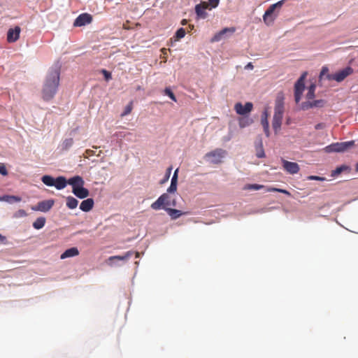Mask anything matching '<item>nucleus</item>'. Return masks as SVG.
<instances>
[{"instance_id":"obj_1","label":"nucleus","mask_w":358,"mask_h":358,"mask_svg":"<svg viewBox=\"0 0 358 358\" xmlns=\"http://www.w3.org/2000/svg\"><path fill=\"white\" fill-rule=\"evenodd\" d=\"M59 83V71L51 69L46 77L42 94L43 99L45 101L52 99L57 92Z\"/></svg>"},{"instance_id":"obj_2","label":"nucleus","mask_w":358,"mask_h":358,"mask_svg":"<svg viewBox=\"0 0 358 358\" xmlns=\"http://www.w3.org/2000/svg\"><path fill=\"white\" fill-rule=\"evenodd\" d=\"M284 113V96L282 93H279L275 101L274 115L272 126L275 133L280 129Z\"/></svg>"},{"instance_id":"obj_3","label":"nucleus","mask_w":358,"mask_h":358,"mask_svg":"<svg viewBox=\"0 0 358 358\" xmlns=\"http://www.w3.org/2000/svg\"><path fill=\"white\" fill-rule=\"evenodd\" d=\"M284 2L285 0L279 1L277 3L271 5L269 8L266 10L263 15V20L266 25L269 26L273 23L274 20L278 16V13H275V9L280 8Z\"/></svg>"},{"instance_id":"obj_4","label":"nucleus","mask_w":358,"mask_h":358,"mask_svg":"<svg viewBox=\"0 0 358 358\" xmlns=\"http://www.w3.org/2000/svg\"><path fill=\"white\" fill-rule=\"evenodd\" d=\"M354 70L350 66H347L335 73H331L327 75V80H335L338 83L343 81L348 76L352 75Z\"/></svg>"},{"instance_id":"obj_5","label":"nucleus","mask_w":358,"mask_h":358,"mask_svg":"<svg viewBox=\"0 0 358 358\" xmlns=\"http://www.w3.org/2000/svg\"><path fill=\"white\" fill-rule=\"evenodd\" d=\"M172 196L169 195L168 193L162 194L155 202H153L150 207L152 209L157 210L161 208H164L166 210V208H169V203Z\"/></svg>"},{"instance_id":"obj_6","label":"nucleus","mask_w":358,"mask_h":358,"mask_svg":"<svg viewBox=\"0 0 358 358\" xmlns=\"http://www.w3.org/2000/svg\"><path fill=\"white\" fill-rule=\"evenodd\" d=\"M355 144L353 141L341 142V143H332L325 148V150L327 152H344L352 148Z\"/></svg>"},{"instance_id":"obj_7","label":"nucleus","mask_w":358,"mask_h":358,"mask_svg":"<svg viewBox=\"0 0 358 358\" xmlns=\"http://www.w3.org/2000/svg\"><path fill=\"white\" fill-rule=\"evenodd\" d=\"M225 155V150L221 148H217L206 153L205 158L207 159L210 163L217 164L222 162V159L224 157Z\"/></svg>"},{"instance_id":"obj_8","label":"nucleus","mask_w":358,"mask_h":358,"mask_svg":"<svg viewBox=\"0 0 358 358\" xmlns=\"http://www.w3.org/2000/svg\"><path fill=\"white\" fill-rule=\"evenodd\" d=\"M307 76V73L304 72L299 80L296 81L294 85V99L296 103H298L301 98V95L305 88L304 80Z\"/></svg>"},{"instance_id":"obj_9","label":"nucleus","mask_w":358,"mask_h":358,"mask_svg":"<svg viewBox=\"0 0 358 358\" xmlns=\"http://www.w3.org/2000/svg\"><path fill=\"white\" fill-rule=\"evenodd\" d=\"M54 205L52 199L45 200L38 203L36 206H32L31 210L34 211L48 212Z\"/></svg>"},{"instance_id":"obj_10","label":"nucleus","mask_w":358,"mask_h":358,"mask_svg":"<svg viewBox=\"0 0 358 358\" xmlns=\"http://www.w3.org/2000/svg\"><path fill=\"white\" fill-rule=\"evenodd\" d=\"M253 104L251 102H247L245 105L241 103H236L234 106V110L238 115H244L250 113L252 110Z\"/></svg>"},{"instance_id":"obj_11","label":"nucleus","mask_w":358,"mask_h":358,"mask_svg":"<svg viewBox=\"0 0 358 358\" xmlns=\"http://www.w3.org/2000/svg\"><path fill=\"white\" fill-rule=\"evenodd\" d=\"M92 17L89 13H82L79 15L73 22L74 27H82L91 23Z\"/></svg>"},{"instance_id":"obj_12","label":"nucleus","mask_w":358,"mask_h":358,"mask_svg":"<svg viewBox=\"0 0 358 358\" xmlns=\"http://www.w3.org/2000/svg\"><path fill=\"white\" fill-rule=\"evenodd\" d=\"M236 31L235 27H226L216 33L210 39L211 43L218 42L225 38L227 34H232Z\"/></svg>"},{"instance_id":"obj_13","label":"nucleus","mask_w":358,"mask_h":358,"mask_svg":"<svg viewBox=\"0 0 358 358\" xmlns=\"http://www.w3.org/2000/svg\"><path fill=\"white\" fill-rule=\"evenodd\" d=\"M282 163L284 169L289 174L297 173L299 171V166L296 162L282 159Z\"/></svg>"},{"instance_id":"obj_14","label":"nucleus","mask_w":358,"mask_h":358,"mask_svg":"<svg viewBox=\"0 0 358 358\" xmlns=\"http://www.w3.org/2000/svg\"><path fill=\"white\" fill-rule=\"evenodd\" d=\"M208 8V3L207 2H201L195 6V12L198 18L206 19L208 16V13L206 11Z\"/></svg>"},{"instance_id":"obj_15","label":"nucleus","mask_w":358,"mask_h":358,"mask_svg":"<svg viewBox=\"0 0 358 358\" xmlns=\"http://www.w3.org/2000/svg\"><path fill=\"white\" fill-rule=\"evenodd\" d=\"M21 29L19 26L15 27V28H10L8 29L7 33V41L8 43H14L17 41L20 38Z\"/></svg>"},{"instance_id":"obj_16","label":"nucleus","mask_w":358,"mask_h":358,"mask_svg":"<svg viewBox=\"0 0 358 358\" xmlns=\"http://www.w3.org/2000/svg\"><path fill=\"white\" fill-rule=\"evenodd\" d=\"M68 184L72 186L73 189V188L83 187L85 184V181L80 176H76L68 180Z\"/></svg>"},{"instance_id":"obj_17","label":"nucleus","mask_w":358,"mask_h":358,"mask_svg":"<svg viewBox=\"0 0 358 358\" xmlns=\"http://www.w3.org/2000/svg\"><path fill=\"white\" fill-rule=\"evenodd\" d=\"M72 192L79 199L87 198L90 194L89 190L85 188L83 186L80 188H73L72 189Z\"/></svg>"},{"instance_id":"obj_18","label":"nucleus","mask_w":358,"mask_h":358,"mask_svg":"<svg viewBox=\"0 0 358 358\" xmlns=\"http://www.w3.org/2000/svg\"><path fill=\"white\" fill-rule=\"evenodd\" d=\"M94 200L91 198L83 201L80 205V209L84 212L90 211L94 207Z\"/></svg>"},{"instance_id":"obj_19","label":"nucleus","mask_w":358,"mask_h":358,"mask_svg":"<svg viewBox=\"0 0 358 358\" xmlns=\"http://www.w3.org/2000/svg\"><path fill=\"white\" fill-rule=\"evenodd\" d=\"M79 255V250L77 248L73 247L65 250L60 256L61 259H64L69 257L78 256Z\"/></svg>"},{"instance_id":"obj_20","label":"nucleus","mask_w":358,"mask_h":358,"mask_svg":"<svg viewBox=\"0 0 358 358\" xmlns=\"http://www.w3.org/2000/svg\"><path fill=\"white\" fill-rule=\"evenodd\" d=\"M166 211L172 220H176L181 215H186L187 213L182 212V210L174 209L172 208H166Z\"/></svg>"},{"instance_id":"obj_21","label":"nucleus","mask_w":358,"mask_h":358,"mask_svg":"<svg viewBox=\"0 0 358 358\" xmlns=\"http://www.w3.org/2000/svg\"><path fill=\"white\" fill-rule=\"evenodd\" d=\"M55 185L54 186L57 189H62L66 187L68 184V180L66 179L64 176H59L55 179Z\"/></svg>"},{"instance_id":"obj_22","label":"nucleus","mask_w":358,"mask_h":358,"mask_svg":"<svg viewBox=\"0 0 358 358\" xmlns=\"http://www.w3.org/2000/svg\"><path fill=\"white\" fill-rule=\"evenodd\" d=\"M134 252L133 251H128L124 255L112 256L108 258V261L112 262L115 259L127 261L134 255Z\"/></svg>"},{"instance_id":"obj_23","label":"nucleus","mask_w":358,"mask_h":358,"mask_svg":"<svg viewBox=\"0 0 358 358\" xmlns=\"http://www.w3.org/2000/svg\"><path fill=\"white\" fill-rule=\"evenodd\" d=\"M261 122L266 136H269V125L268 122V113L266 111L264 113Z\"/></svg>"},{"instance_id":"obj_24","label":"nucleus","mask_w":358,"mask_h":358,"mask_svg":"<svg viewBox=\"0 0 358 358\" xmlns=\"http://www.w3.org/2000/svg\"><path fill=\"white\" fill-rule=\"evenodd\" d=\"M22 199L20 196H10V195H4L3 196H0V201H6L8 203L13 202H20Z\"/></svg>"},{"instance_id":"obj_25","label":"nucleus","mask_w":358,"mask_h":358,"mask_svg":"<svg viewBox=\"0 0 358 358\" xmlns=\"http://www.w3.org/2000/svg\"><path fill=\"white\" fill-rule=\"evenodd\" d=\"M324 105H325V101L323 99H319V100L313 101L312 102L307 103L306 108H308V107L309 108H314V107L322 108ZM303 108H305L306 106H304Z\"/></svg>"},{"instance_id":"obj_26","label":"nucleus","mask_w":358,"mask_h":358,"mask_svg":"<svg viewBox=\"0 0 358 358\" xmlns=\"http://www.w3.org/2000/svg\"><path fill=\"white\" fill-rule=\"evenodd\" d=\"M78 201L71 196L66 197V206L69 209H74L77 207Z\"/></svg>"},{"instance_id":"obj_27","label":"nucleus","mask_w":358,"mask_h":358,"mask_svg":"<svg viewBox=\"0 0 358 358\" xmlns=\"http://www.w3.org/2000/svg\"><path fill=\"white\" fill-rule=\"evenodd\" d=\"M45 224V218L43 217H38L33 223V227L36 229H42Z\"/></svg>"},{"instance_id":"obj_28","label":"nucleus","mask_w":358,"mask_h":358,"mask_svg":"<svg viewBox=\"0 0 358 358\" xmlns=\"http://www.w3.org/2000/svg\"><path fill=\"white\" fill-rule=\"evenodd\" d=\"M350 169L349 166H348L346 165H342L339 167H337L335 170L332 171L331 176L332 177H336L338 175H339L340 173H341L342 172H343L345 171H350Z\"/></svg>"},{"instance_id":"obj_29","label":"nucleus","mask_w":358,"mask_h":358,"mask_svg":"<svg viewBox=\"0 0 358 358\" xmlns=\"http://www.w3.org/2000/svg\"><path fill=\"white\" fill-rule=\"evenodd\" d=\"M42 182L46 185L47 186H54L55 185V178L49 175H45L41 178Z\"/></svg>"},{"instance_id":"obj_30","label":"nucleus","mask_w":358,"mask_h":358,"mask_svg":"<svg viewBox=\"0 0 358 358\" xmlns=\"http://www.w3.org/2000/svg\"><path fill=\"white\" fill-rule=\"evenodd\" d=\"M264 187V186L262 185L248 184L246 185L243 189L245 190H259L261 189H263Z\"/></svg>"},{"instance_id":"obj_31","label":"nucleus","mask_w":358,"mask_h":358,"mask_svg":"<svg viewBox=\"0 0 358 358\" xmlns=\"http://www.w3.org/2000/svg\"><path fill=\"white\" fill-rule=\"evenodd\" d=\"M252 122V120L248 117H242L239 120V126L241 128L245 127L250 125Z\"/></svg>"},{"instance_id":"obj_32","label":"nucleus","mask_w":358,"mask_h":358,"mask_svg":"<svg viewBox=\"0 0 358 358\" xmlns=\"http://www.w3.org/2000/svg\"><path fill=\"white\" fill-rule=\"evenodd\" d=\"M315 85L314 84L310 85L308 87V91L306 94V98L308 99H312L315 96Z\"/></svg>"},{"instance_id":"obj_33","label":"nucleus","mask_w":358,"mask_h":358,"mask_svg":"<svg viewBox=\"0 0 358 358\" xmlns=\"http://www.w3.org/2000/svg\"><path fill=\"white\" fill-rule=\"evenodd\" d=\"M185 34H186V31H185V29L180 28L176 32L174 37H175L176 41H178V40L184 38Z\"/></svg>"},{"instance_id":"obj_34","label":"nucleus","mask_w":358,"mask_h":358,"mask_svg":"<svg viewBox=\"0 0 358 358\" xmlns=\"http://www.w3.org/2000/svg\"><path fill=\"white\" fill-rule=\"evenodd\" d=\"M73 144V139L72 138H66L62 142V148L64 150L69 149Z\"/></svg>"},{"instance_id":"obj_35","label":"nucleus","mask_w":358,"mask_h":358,"mask_svg":"<svg viewBox=\"0 0 358 358\" xmlns=\"http://www.w3.org/2000/svg\"><path fill=\"white\" fill-rule=\"evenodd\" d=\"M133 109V101H131L127 106H126L123 113L121 114L122 117L126 116L131 113Z\"/></svg>"},{"instance_id":"obj_36","label":"nucleus","mask_w":358,"mask_h":358,"mask_svg":"<svg viewBox=\"0 0 358 358\" xmlns=\"http://www.w3.org/2000/svg\"><path fill=\"white\" fill-rule=\"evenodd\" d=\"M27 215V213L24 210L20 209L14 213L13 217L15 218H20V217H26Z\"/></svg>"},{"instance_id":"obj_37","label":"nucleus","mask_w":358,"mask_h":358,"mask_svg":"<svg viewBox=\"0 0 358 358\" xmlns=\"http://www.w3.org/2000/svg\"><path fill=\"white\" fill-rule=\"evenodd\" d=\"M176 191H177V183L171 182V185L169 187V188L167 189L166 193L172 194V193H175Z\"/></svg>"},{"instance_id":"obj_38","label":"nucleus","mask_w":358,"mask_h":358,"mask_svg":"<svg viewBox=\"0 0 358 358\" xmlns=\"http://www.w3.org/2000/svg\"><path fill=\"white\" fill-rule=\"evenodd\" d=\"M164 94L169 96L173 101H177L176 96L169 88H165Z\"/></svg>"},{"instance_id":"obj_39","label":"nucleus","mask_w":358,"mask_h":358,"mask_svg":"<svg viewBox=\"0 0 358 358\" xmlns=\"http://www.w3.org/2000/svg\"><path fill=\"white\" fill-rule=\"evenodd\" d=\"M268 192H281V193H283L285 194H287V195H290V193L286 190V189H279V188H275V187H272V188H269L267 189Z\"/></svg>"},{"instance_id":"obj_40","label":"nucleus","mask_w":358,"mask_h":358,"mask_svg":"<svg viewBox=\"0 0 358 358\" xmlns=\"http://www.w3.org/2000/svg\"><path fill=\"white\" fill-rule=\"evenodd\" d=\"M220 0H208V8H216L219 4Z\"/></svg>"},{"instance_id":"obj_41","label":"nucleus","mask_w":358,"mask_h":358,"mask_svg":"<svg viewBox=\"0 0 358 358\" xmlns=\"http://www.w3.org/2000/svg\"><path fill=\"white\" fill-rule=\"evenodd\" d=\"M328 74H329V69H328V67L323 66L322 70H321L320 77L322 78V76H326V77L327 78V75Z\"/></svg>"},{"instance_id":"obj_42","label":"nucleus","mask_w":358,"mask_h":358,"mask_svg":"<svg viewBox=\"0 0 358 358\" xmlns=\"http://www.w3.org/2000/svg\"><path fill=\"white\" fill-rule=\"evenodd\" d=\"M308 179L310 180H319V181H324L325 180L324 178L317 176H310L308 177Z\"/></svg>"},{"instance_id":"obj_43","label":"nucleus","mask_w":358,"mask_h":358,"mask_svg":"<svg viewBox=\"0 0 358 358\" xmlns=\"http://www.w3.org/2000/svg\"><path fill=\"white\" fill-rule=\"evenodd\" d=\"M171 170H172V167H169L166 170V175H165V177H164V179L163 180V181L162 182V183L164 182H166L168 181V180L169 179V177H170V175H171Z\"/></svg>"},{"instance_id":"obj_44","label":"nucleus","mask_w":358,"mask_h":358,"mask_svg":"<svg viewBox=\"0 0 358 358\" xmlns=\"http://www.w3.org/2000/svg\"><path fill=\"white\" fill-rule=\"evenodd\" d=\"M102 73H103V76L105 77V79L106 80H110L112 78L111 73L109 71L103 69V70H102Z\"/></svg>"},{"instance_id":"obj_45","label":"nucleus","mask_w":358,"mask_h":358,"mask_svg":"<svg viewBox=\"0 0 358 358\" xmlns=\"http://www.w3.org/2000/svg\"><path fill=\"white\" fill-rule=\"evenodd\" d=\"M0 174H1L2 176L8 175L7 169H6V166L3 165L0 166Z\"/></svg>"},{"instance_id":"obj_46","label":"nucleus","mask_w":358,"mask_h":358,"mask_svg":"<svg viewBox=\"0 0 358 358\" xmlns=\"http://www.w3.org/2000/svg\"><path fill=\"white\" fill-rule=\"evenodd\" d=\"M178 169H176L174 172V174L171 178V182H174V183H177L178 184Z\"/></svg>"},{"instance_id":"obj_47","label":"nucleus","mask_w":358,"mask_h":358,"mask_svg":"<svg viewBox=\"0 0 358 358\" xmlns=\"http://www.w3.org/2000/svg\"><path fill=\"white\" fill-rule=\"evenodd\" d=\"M257 157L258 158H262V157H265V154H264V150L262 148V145L261 146V149L260 150L257 151Z\"/></svg>"},{"instance_id":"obj_48","label":"nucleus","mask_w":358,"mask_h":358,"mask_svg":"<svg viewBox=\"0 0 358 358\" xmlns=\"http://www.w3.org/2000/svg\"><path fill=\"white\" fill-rule=\"evenodd\" d=\"M169 206L176 207V201L175 199L172 197L171 202L169 203Z\"/></svg>"},{"instance_id":"obj_49","label":"nucleus","mask_w":358,"mask_h":358,"mask_svg":"<svg viewBox=\"0 0 358 358\" xmlns=\"http://www.w3.org/2000/svg\"><path fill=\"white\" fill-rule=\"evenodd\" d=\"M324 127V124L323 123L317 124L315 127V129H322Z\"/></svg>"},{"instance_id":"obj_50","label":"nucleus","mask_w":358,"mask_h":358,"mask_svg":"<svg viewBox=\"0 0 358 358\" xmlns=\"http://www.w3.org/2000/svg\"><path fill=\"white\" fill-rule=\"evenodd\" d=\"M253 68H254V66H253V64H252V62H249V63H248V64L245 66V69H250V70H252V69H253Z\"/></svg>"},{"instance_id":"obj_51","label":"nucleus","mask_w":358,"mask_h":358,"mask_svg":"<svg viewBox=\"0 0 358 358\" xmlns=\"http://www.w3.org/2000/svg\"><path fill=\"white\" fill-rule=\"evenodd\" d=\"M162 52L164 54V55H166L167 54V50L166 48H162ZM164 58H166V56H164Z\"/></svg>"},{"instance_id":"obj_52","label":"nucleus","mask_w":358,"mask_h":358,"mask_svg":"<svg viewBox=\"0 0 358 358\" xmlns=\"http://www.w3.org/2000/svg\"><path fill=\"white\" fill-rule=\"evenodd\" d=\"M187 23V20L186 19H183L182 21H181V24L182 25H186Z\"/></svg>"},{"instance_id":"obj_53","label":"nucleus","mask_w":358,"mask_h":358,"mask_svg":"<svg viewBox=\"0 0 358 358\" xmlns=\"http://www.w3.org/2000/svg\"><path fill=\"white\" fill-rule=\"evenodd\" d=\"M5 239V237L3 236L1 234H0V241H3Z\"/></svg>"},{"instance_id":"obj_54","label":"nucleus","mask_w":358,"mask_h":358,"mask_svg":"<svg viewBox=\"0 0 358 358\" xmlns=\"http://www.w3.org/2000/svg\"><path fill=\"white\" fill-rule=\"evenodd\" d=\"M135 255H136V257H139V253L138 252H135Z\"/></svg>"},{"instance_id":"obj_55","label":"nucleus","mask_w":358,"mask_h":358,"mask_svg":"<svg viewBox=\"0 0 358 358\" xmlns=\"http://www.w3.org/2000/svg\"><path fill=\"white\" fill-rule=\"evenodd\" d=\"M189 27L190 29H194V25H189Z\"/></svg>"},{"instance_id":"obj_56","label":"nucleus","mask_w":358,"mask_h":358,"mask_svg":"<svg viewBox=\"0 0 358 358\" xmlns=\"http://www.w3.org/2000/svg\"><path fill=\"white\" fill-rule=\"evenodd\" d=\"M356 171H358V162L356 164Z\"/></svg>"}]
</instances>
